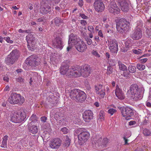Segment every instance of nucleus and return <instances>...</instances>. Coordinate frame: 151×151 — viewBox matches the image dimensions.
<instances>
[{"label": "nucleus", "mask_w": 151, "mask_h": 151, "mask_svg": "<svg viewBox=\"0 0 151 151\" xmlns=\"http://www.w3.org/2000/svg\"><path fill=\"white\" fill-rule=\"evenodd\" d=\"M127 95L128 97L131 98L134 101L140 100L142 97L141 89L136 84H133L130 86L127 92Z\"/></svg>", "instance_id": "nucleus-2"}, {"label": "nucleus", "mask_w": 151, "mask_h": 151, "mask_svg": "<svg viewBox=\"0 0 151 151\" xmlns=\"http://www.w3.org/2000/svg\"><path fill=\"white\" fill-rule=\"evenodd\" d=\"M112 68L111 66H109L108 67L107 73L108 74H110L112 73Z\"/></svg>", "instance_id": "nucleus-41"}, {"label": "nucleus", "mask_w": 151, "mask_h": 151, "mask_svg": "<svg viewBox=\"0 0 151 151\" xmlns=\"http://www.w3.org/2000/svg\"><path fill=\"white\" fill-rule=\"evenodd\" d=\"M26 117V113L24 111L15 113L11 117V121L15 123L21 122L24 120Z\"/></svg>", "instance_id": "nucleus-9"}, {"label": "nucleus", "mask_w": 151, "mask_h": 151, "mask_svg": "<svg viewBox=\"0 0 151 151\" xmlns=\"http://www.w3.org/2000/svg\"><path fill=\"white\" fill-rule=\"evenodd\" d=\"M8 136L7 135H5L3 138L2 142V144L1 147L5 148L7 147V142L8 140Z\"/></svg>", "instance_id": "nucleus-27"}, {"label": "nucleus", "mask_w": 151, "mask_h": 151, "mask_svg": "<svg viewBox=\"0 0 151 151\" xmlns=\"http://www.w3.org/2000/svg\"><path fill=\"white\" fill-rule=\"evenodd\" d=\"M19 54L17 50H13L5 59V62L8 65H11L17 60Z\"/></svg>", "instance_id": "nucleus-6"}, {"label": "nucleus", "mask_w": 151, "mask_h": 151, "mask_svg": "<svg viewBox=\"0 0 151 151\" xmlns=\"http://www.w3.org/2000/svg\"><path fill=\"white\" fill-rule=\"evenodd\" d=\"M16 71L19 74L22 71V70L21 69H18L16 70Z\"/></svg>", "instance_id": "nucleus-58"}, {"label": "nucleus", "mask_w": 151, "mask_h": 151, "mask_svg": "<svg viewBox=\"0 0 151 151\" xmlns=\"http://www.w3.org/2000/svg\"><path fill=\"white\" fill-rule=\"evenodd\" d=\"M116 110L114 109H110L108 110V113L111 115H112L114 113L116 112Z\"/></svg>", "instance_id": "nucleus-38"}, {"label": "nucleus", "mask_w": 151, "mask_h": 151, "mask_svg": "<svg viewBox=\"0 0 151 151\" xmlns=\"http://www.w3.org/2000/svg\"><path fill=\"white\" fill-rule=\"evenodd\" d=\"M142 49H138V50H133V52L137 54H139L142 53Z\"/></svg>", "instance_id": "nucleus-39"}, {"label": "nucleus", "mask_w": 151, "mask_h": 151, "mask_svg": "<svg viewBox=\"0 0 151 151\" xmlns=\"http://www.w3.org/2000/svg\"><path fill=\"white\" fill-rule=\"evenodd\" d=\"M53 44L56 47L61 50L63 46V43L60 37H56L53 41Z\"/></svg>", "instance_id": "nucleus-19"}, {"label": "nucleus", "mask_w": 151, "mask_h": 151, "mask_svg": "<svg viewBox=\"0 0 151 151\" xmlns=\"http://www.w3.org/2000/svg\"><path fill=\"white\" fill-rule=\"evenodd\" d=\"M111 1L109 6V11L114 14L119 13L120 10L118 8L115 3L113 1V0H111Z\"/></svg>", "instance_id": "nucleus-16"}, {"label": "nucleus", "mask_w": 151, "mask_h": 151, "mask_svg": "<svg viewBox=\"0 0 151 151\" xmlns=\"http://www.w3.org/2000/svg\"><path fill=\"white\" fill-rule=\"evenodd\" d=\"M129 75V73L128 72H124V76L126 77H128V76Z\"/></svg>", "instance_id": "nucleus-59"}, {"label": "nucleus", "mask_w": 151, "mask_h": 151, "mask_svg": "<svg viewBox=\"0 0 151 151\" xmlns=\"http://www.w3.org/2000/svg\"><path fill=\"white\" fill-rule=\"evenodd\" d=\"M105 113L104 111H101L99 115L98 120L101 121H103L104 120Z\"/></svg>", "instance_id": "nucleus-28"}, {"label": "nucleus", "mask_w": 151, "mask_h": 151, "mask_svg": "<svg viewBox=\"0 0 151 151\" xmlns=\"http://www.w3.org/2000/svg\"><path fill=\"white\" fill-rule=\"evenodd\" d=\"M147 60V58H145L142 59H141L140 60V61L141 63H145Z\"/></svg>", "instance_id": "nucleus-48"}, {"label": "nucleus", "mask_w": 151, "mask_h": 151, "mask_svg": "<svg viewBox=\"0 0 151 151\" xmlns=\"http://www.w3.org/2000/svg\"><path fill=\"white\" fill-rule=\"evenodd\" d=\"M137 68L138 70L142 71L145 69V65L138 64L137 65Z\"/></svg>", "instance_id": "nucleus-33"}, {"label": "nucleus", "mask_w": 151, "mask_h": 151, "mask_svg": "<svg viewBox=\"0 0 151 151\" xmlns=\"http://www.w3.org/2000/svg\"><path fill=\"white\" fill-rule=\"evenodd\" d=\"M121 110L122 116L125 117V119L127 120L131 119L132 116L133 115V110L129 107L122 108Z\"/></svg>", "instance_id": "nucleus-11"}, {"label": "nucleus", "mask_w": 151, "mask_h": 151, "mask_svg": "<svg viewBox=\"0 0 151 151\" xmlns=\"http://www.w3.org/2000/svg\"><path fill=\"white\" fill-rule=\"evenodd\" d=\"M61 131L63 134H65L68 133L69 130L66 127H64L61 129Z\"/></svg>", "instance_id": "nucleus-37"}, {"label": "nucleus", "mask_w": 151, "mask_h": 151, "mask_svg": "<svg viewBox=\"0 0 151 151\" xmlns=\"http://www.w3.org/2000/svg\"><path fill=\"white\" fill-rule=\"evenodd\" d=\"M78 131L80 132L78 136V143L81 145H83L88 139L90 134L83 128L79 129Z\"/></svg>", "instance_id": "nucleus-5"}, {"label": "nucleus", "mask_w": 151, "mask_h": 151, "mask_svg": "<svg viewBox=\"0 0 151 151\" xmlns=\"http://www.w3.org/2000/svg\"><path fill=\"white\" fill-rule=\"evenodd\" d=\"M92 54L97 58H99L100 57V55L98 52L96 50H93L91 52Z\"/></svg>", "instance_id": "nucleus-36"}, {"label": "nucleus", "mask_w": 151, "mask_h": 151, "mask_svg": "<svg viewBox=\"0 0 151 151\" xmlns=\"http://www.w3.org/2000/svg\"><path fill=\"white\" fill-rule=\"evenodd\" d=\"M109 48L110 52L112 53H116L118 50L117 42L115 40H111L108 41Z\"/></svg>", "instance_id": "nucleus-13"}, {"label": "nucleus", "mask_w": 151, "mask_h": 151, "mask_svg": "<svg viewBox=\"0 0 151 151\" xmlns=\"http://www.w3.org/2000/svg\"><path fill=\"white\" fill-rule=\"evenodd\" d=\"M69 65H65L61 66L60 69V73L63 75H66V76L69 77H74V71H73V69L75 68V66L72 67L69 69Z\"/></svg>", "instance_id": "nucleus-10"}, {"label": "nucleus", "mask_w": 151, "mask_h": 151, "mask_svg": "<svg viewBox=\"0 0 151 151\" xmlns=\"http://www.w3.org/2000/svg\"><path fill=\"white\" fill-rule=\"evenodd\" d=\"M88 29L91 33H93L94 32V28L92 26H89L88 27Z\"/></svg>", "instance_id": "nucleus-43"}, {"label": "nucleus", "mask_w": 151, "mask_h": 151, "mask_svg": "<svg viewBox=\"0 0 151 151\" xmlns=\"http://www.w3.org/2000/svg\"><path fill=\"white\" fill-rule=\"evenodd\" d=\"M106 58L108 59L110 58V54L109 52H106Z\"/></svg>", "instance_id": "nucleus-56"}, {"label": "nucleus", "mask_w": 151, "mask_h": 151, "mask_svg": "<svg viewBox=\"0 0 151 151\" xmlns=\"http://www.w3.org/2000/svg\"><path fill=\"white\" fill-rule=\"evenodd\" d=\"M79 91V93L75 99L77 101L79 102H83L84 101L86 98V95L84 92L80 90Z\"/></svg>", "instance_id": "nucleus-20"}, {"label": "nucleus", "mask_w": 151, "mask_h": 151, "mask_svg": "<svg viewBox=\"0 0 151 151\" xmlns=\"http://www.w3.org/2000/svg\"><path fill=\"white\" fill-rule=\"evenodd\" d=\"M27 30H23L21 29H20L18 30V32L19 33H23L24 32H27Z\"/></svg>", "instance_id": "nucleus-55"}, {"label": "nucleus", "mask_w": 151, "mask_h": 151, "mask_svg": "<svg viewBox=\"0 0 151 151\" xmlns=\"http://www.w3.org/2000/svg\"><path fill=\"white\" fill-rule=\"evenodd\" d=\"M9 90V87L8 86H6L4 89V91H8Z\"/></svg>", "instance_id": "nucleus-57"}, {"label": "nucleus", "mask_w": 151, "mask_h": 151, "mask_svg": "<svg viewBox=\"0 0 151 151\" xmlns=\"http://www.w3.org/2000/svg\"><path fill=\"white\" fill-rule=\"evenodd\" d=\"M80 90L78 89H74L70 90L69 91V95L70 98L74 100L76 99V97L79 93Z\"/></svg>", "instance_id": "nucleus-22"}, {"label": "nucleus", "mask_w": 151, "mask_h": 151, "mask_svg": "<svg viewBox=\"0 0 151 151\" xmlns=\"http://www.w3.org/2000/svg\"><path fill=\"white\" fill-rule=\"evenodd\" d=\"M26 39L28 43L27 46H30L31 44H33V41L35 40L34 36L32 34H29L26 37Z\"/></svg>", "instance_id": "nucleus-23"}, {"label": "nucleus", "mask_w": 151, "mask_h": 151, "mask_svg": "<svg viewBox=\"0 0 151 151\" xmlns=\"http://www.w3.org/2000/svg\"><path fill=\"white\" fill-rule=\"evenodd\" d=\"M95 89L96 91V93L101 91L104 88L103 87V86L102 85L99 84L97 85H95Z\"/></svg>", "instance_id": "nucleus-31"}, {"label": "nucleus", "mask_w": 151, "mask_h": 151, "mask_svg": "<svg viewBox=\"0 0 151 151\" xmlns=\"http://www.w3.org/2000/svg\"><path fill=\"white\" fill-rule=\"evenodd\" d=\"M60 0H42L40 12L43 14L48 13L50 11V6H53L59 3Z\"/></svg>", "instance_id": "nucleus-4"}, {"label": "nucleus", "mask_w": 151, "mask_h": 151, "mask_svg": "<svg viewBox=\"0 0 151 151\" xmlns=\"http://www.w3.org/2000/svg\"><path fill=\"white\" fill-rule=\"evenodd\" d=\"M79 5L81 6L83 5V1L82 0H80L78 2Z\"/></svg>", "instance_id": "nucleus-54"}, {"label": "nucleus", "mask_w": 151, "mask_h": 151, "mask_svg": "<svg viewBox=\"0 0 151 151\" xmlns=\"http://www.w3.org/2000/svg\"><path fill=\"white\" fill-rule=\"evenodd\" d=\"M136 122L134 121H131L129 122V124L130 125H132L135 124Z\"/></svg>", "instance_id": "nucleus-53"}, {"label": "nucleus", "mask_w": 151, "mask_h": 151, "mask_svg": "<svg viewBox=\"0 0 151 151\" xmlns=\"http://www.w3.org/2000/svg\"><path fill=\"white\" fill-rule=\"evenodd\" d=\"M143 134L145 136H149L151 134V132L150 130L145 128L143 130Z\"/></svg>", "instance_id": "nucleus-34"}, {"label": "nucleus", "mask_w": 151, "mask_h": 151, "mask_svg": "<svg viewBox=\"0 0 151 151\" xmlns=\"http://www.w3.org/2000/svg\"><path fill=\"white\" fill-rule=\"evenodd\" d=\"M146 106L148 107H151V104L149 102H147L146 103Z\"/></svg>", "instance_id": "nucleus-62"}, {"label": "nucleus", "mask_w": 151, "mask_h": 151, "mask_svg": "<svg viewBox=\"0 0 151 151\" xmlns=\"http://www.w3.org/2000/svg\"><path fill=\"white\" fill-rule=\"evenodd\" d=\"M33 123H29V131L32 134H35L38 131L37 126L32 125Z\"/></svg>", "instance_id": "nucleus-24"}, {"label": "nucleus", "mask_w": 151, "mask_h": 151, "mask_svg": "<svg viewBox=\"0 0 151 151\" xmlns=\"http://www.w3.org/2000/svg\"><path fill=\"white\" fill-rule=\"evenodd\" d=\"M96 93L98 95V96L99 98H103L105 95V93L104 92V89H103L101 91H99L98 92H97Z\"/></svg>", "instance_id": "nucleus-29"}, {"label": "nucleus", "mask_w": 151, "mask_h": 151, "mask_svg": "<svg viewBox=\"0 0 151 151\" xmlns=\"http://www.w3.org/2000/svg\"><path fill=\"white\" fill-rule=\"evenodd\" d=\"M134 151H143V150L141 148H137Z\"/></svg>", "instance_id": "nucleus-64"}, {"label": "nucleus", "mask_w": 151, "mask_h": 151, "mask_svg": "<svg viewBox=\"0 0 151 151\" xmlns=\"http://www.w3.org/2000/svg\"><path fill=\"white\" fill-rule=\"evenodd\" d=\"M74 73V77H79L82 76L86 78L90 76L91 72V70L89 66L85 65L81 67L79 66H75V68L73 69Z\"/></svg>", "instance_id": "nucleus-3"}, {"label": "nucleus", "mask_w": 151, "mask_h": 151, "mask_svg": "<svg viewBox=\"0 0 151 151\" xmlns=\"http://www.w3.org/2000/svg\"><path fill=\"white\" fill-rule=\"evenodd\" d=\"M124 139L125 141V144L126 145L127 144L128 139H127L125 137H124Z\"/></svg>", "instance_id": "nucleus-61"}, {"label": "nucleus", "mask_w": 151, "mask_h": 151, "mask_svg": "<svg viewBox=\"0 0 151 151\" xmlns=\"http://www.w3.org/2000/svg\"><path fill=\"white\" fill-rule=\"evenodd\" d=\"M4 39L8 43H12L13 42V41L10 40V39L9 37H4Z\"/></svg>", "instance_id": "nucleus-40"}, {"label": "nucleus", "mask_w": 151, "mask_h": 151, "mask_svg": "<svg viewBox=\"0 0 151 151\" xmlns=\"http://www.w3.org/2000/svg\"><path fill=\"white\" fill-rule=\"evenodd\" d=\"M119 66V69L122 70H127V67L124 64L122 63L120 61L118 62Z\"/></svg>", "instance_id": "nucleus-30"}, {"label": "nucleus", "mask_w": 151, "mask_h": 151, "mask_svg": "<svg viewBox=\"0 0 151 151\" xmlns=\"http://www.w3.org/2000/svg\"><path fill=\"white\" fill-rule=\"evenodd\" d=\"M93 6L95 10L99 12H102L105 8L104 5L102 0H95Z\"/></svg>", "instance_id": "nucleus-12"}, {"label": "nucleus", "mask_w": 151, "mask_h": 151, "mask_svg": "<svg viewBox=\"0 0 151 151\" xmlns=\"http://www.w3.org/2000/svg\"><path fill=\"white\" fill-rule=\"evenodd\" d=\"M87 43L88 45H90L92 44V40L91 39L87 38L86 40Z\"/></svg>", "instance_id": "nucleus-46"}, {"label": "nucleus", "mask_w": 151, "mask_h": 151, "mask_svg": "<svg viewBox=\"0 0 151 151\" xmlns=\"http://www.w3.org/2000/svg\"><path fill=\"white\" fill-rule=\"evenodd\" d=\"M37 22H42L43 21V19L42 18H39V19H38L37 20Z\"/></svg>", "instance_id": "nucleus-60"}, {"label": "nucleus", "mask_w": 151, "mask_h": 151, "mask_svg": "<svg viewBox=\"0 0 151 151\" xmlns=\"http://www.w3.org/2000/svg\"><path fill=\"white\" fill-rule=\"evenodd\" d=\"M128 69L130 72L134 73L136 71V68L135 66L130 65L128 67Z\"/></svg>", "instance_id": "nucleus-32"}, {"label": "nucleus", "mask_w": 151, "mask_h": 151, "mask_svg": "<svg viewBox=\"0 0 151 151\" xmlns=\"http://www.w3.org/2000/svg\"><path fill=\"white\" fill-rule=\"evenodd\" d=\"M68 44V46L67 48L68 51L71 49L73 45L75 46V47L79 52H84L87 48L85 43L81 40L78 37L73 34H71L69 36Z\"/></svg>", "instance_id": "nucleus-1"}, {"label": "nucleus", "mask_w": 151, "mask_h": 151, "mask_svg": "<svg viewBox=\"0 0 151 151\" xmlns=\"http://www.w3.org/2000/svg\"><path fill=\"white\" fill-rule=\"evenodd\" d=\"M28 7L30 10H32L33 8V5L31 3H29L28 5Z\"/></svg>", "instance_id": "nucleus-52"}, {"label": "nucleus", "mask_w": 151, "mask_h": 151, "mask_svg": "<svg viewBox=\"0 0 151 151\" xmlns=\"http://www.w3.org/2000/svg\"><path fill=\"white\" fill-rule=\"evenodd\" d=\"M41 120L42 122H46V120H47V118L45 116H43L41 117Z\"/></svg>", "instance_id": "nucleus-45"}, {"label": "nucleus", "mask_w": 151, "mask_h": 151, "mask_svg": "<svg viewBox=\"0 0 151 151\" xmlns=\"http://www.w3.org/2000/svg\"><path fill=\"white\" fill-rule=\"evenodd\" d=\"M3 80L6 82H8L9 81V78L7 76H5L3 77Z\"/></svg>", "instance_id": "nucleus-51"}, {"label": "nucleus", "mask_w": 151, "mask_h": 151, "mask_svg": "<svg viewBox=\"0 0 151 151\" xmlns=\"http://www.w3.org/2000/svg\"><path fill=\"white\" fill-rule=\"evenodd\" d=\"M83 118L86 122H89L93 118V113L90 110H86L83 113Z\"/></svg>", "instance_id": "nucleus-18"}, {"label": "nucleus", "mask_w": 151, "mask_h": 151, "mask_svg": "<svg viewBox=\"0 0 151 151\" xmlns=\"http://www.w3.org/2000/svg\"><path fill=\"white\" fill-rule=\"evenodd\" d=\"M129 22L123 19H120L116 24L117 31L120 33H123L126 31L128 30L129 28Z\"/></svg>", "instance_id": "nucleus-8"}, {"label": "nucleus", "mask_w": 151, "mask_h": 151, "mask_svg": "<svg viewBox=\"0 0 151 151\" xmlns=\"http://www.w3.org/2000/svg\"><path fill=\"white\" fill-rule=\"evenodd\" d=\"M36 59L34 55H31L27 59L25 63L27 65H29L33 67H36L38 64L36 61Z\"/></svg>", "instance_id": "nucleus-17"}, {"label": "nucleus", "mask_w": 151, "mask_h": 151, "mask_svg": "<svg viewBox=\"0 0 151 151\" xmlns=\"http://www.w3.org/2000/svg\"><path fill=\"white\" fill-rule=\"evenodd\" d=\"M8 101L12 104H22L24 102V99L20 94L14 93L10 96Z\"/></svg>", "instance_id": "nucleus-7"}, {"label": "nucleus", "mask_w": 151, "mask_h": 151, "mask_svg": "<svg viewBox=\"0 0 151 151\" xmlns=\"http://www.w3.org/2000/svg\"><path fill=\"white\" fill-rule=\"evenodd\" d=\"M94 105L97 107H98L99 106V104L98 102H96L94 103Z\"/></svg>", "instance_id": "nucleus-63"}, {"label": "nucleus", "mask_w": 151, "mask_h": 151, "mask_svg": "<svg viewBox=\"0 0 151 151\" xmlns=\"http://www.w3.org/2000/svg\"><path fill=\"white\" fill-rule=\"evenodd\" d=\"M81 23L83 25H86L87 24V23L84 20H81Z\"/></svg>", "instance_id": "nucleus-49"}, {"label": "nucleus", "mask_w": 151, "mask_h": 151, "mask_svg": "<svg viewBox=\"0 0 151 151\" xmlns=\"http://www.w3.org/2000/svg\"><path fill=\"white\" fill-rule=\"evenodd\" d=\"M80 15V16L83 19H86L88 18V17L83 14H81Z\"/></svg>", "instance_id": "nucleus-50"}, {"label": "nucleus", "mask_w": 151, "mask_h": 151, "mask_svg": "<svg viewBox=\"0 0 151 151\" xmlns=\"http://www.w3.org/2000/svg\"><path fill=\"white\" fill-rule=\"evenodd\" d=\"M16 80L17 82L22 83H24V79L22 77L19 76L16 78Z\"/></svg>", "instance_id": "nucleus-35"}, {"label": "nucleus", "mask_w": 151, "mask_h": 151, "mask_svg": "<svg viewBox=\"0 0 151 151\" xmlns=\"http://www.w3.org/2000/svg\"><path fill=\"white\" fill-rule=\"evenodd\" d=\"M36 116L35 115H32L30 118V120L32 121L31 123H33L34 121L36 120Z\"/></svg>", "instance_id": "nucleus-42"}, {"label": "nucleus", "mask_w": 151, "mask_h": 151, "mask_svg": "<svg viewBox=\"0 0 151 151\" xmlns=\"http://www.w3.org/2000/svg\"><path fill=\"white\" fill-rule=\"evenodd\" d=\"M61 144L60 139L55 138L52 140L49 144V147L52 149L58 148Z\"/></svg>", "instance_id": "nucleus-15"}, {"label": "nucleus", "mask_w": 151, "mask_h": 151, "mask_svg": "<svg viewBox=\"0 0 151 151\" xmlns=\"http://www.w3.org/2000/svg\"><path fill=\"white\" fill-rule=\"evenodd\" d=\"M129 41L128 40H127L125 42V46L126 47L121 48V50L122 52H127L128 50V49L131 47V44L129 43Z\"/></svg>", "instance_id": "nucleus-25"}, {"label": "nucleus", "mask_w": 151, "mask_h": 151, "mask_svg": "<svg viewBox=\"0 0 151 151\" xmlns=\"http://www.w3.org/2000/svg\"><path fill=\"white\" fill-rule=\"evenodd\" d=\"M65 138L63 145L65 147H68L70 144L71 140L69 137L67 135L65 136Z\"/></svg>", "instance_id": "nucleus-26"}, {"label": "nucleus", "mask_w": 151, "mask_h": 151, "mask_svg": "<svg viewBox=\"0 0 151 151\" xmlns=\"http://www.w3.org/2000/svg\"><path fill=\"white\" fill-rule=\"evenodd\" d=\"M115 93L116 96L120 100H123L125 98V96L122 90L117 86Z\"/></svg>", "instance_id": "nucleus-21"}, {"label": "nucleus", "mask_w": 151, "mask_h": 151, "mask_svg": "<svg viewBox=\"0 0 151 151\" xmlns=\"http://www.w3.org/2000/svg\"><path fill=\"white\" fill-rule=\"evenodd\" d=\"M142 32L139 27L138 26L134 29L131 35V37L134 40H138L142 37Z\"/></svg>", "instance_id": "nucleus-14"}, {"label": "nucleus", "mask_w": 151, "mask_h": 151, "mask_svg": "<svg viewBox=\"0 0 151 151\" xmlns=\"http://www.w3.org/2000/svg\"><path fill=\"white\" fill-rule=\"evenodd\" d=\"M98 35L100 37H103V34L101 30H100L98 32Z\"/></svg>", "instance_id": "nucleus-47"}, {"label": "nucleus", "mask_w": 151, "mask_h": 151, "mask_svg": "<svg viewBox=\"0 0 151 151\" xmlns=\"http://www.w3.org/2000/svg\"><path fill=\"white\" fill-rule=\"evenodd\" d=\"M55 23L57 25L59 22H60V18H56L54 20Z\"/></svg>", "instance_id": "nucleus-44"}]
</instances>
